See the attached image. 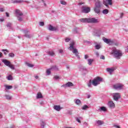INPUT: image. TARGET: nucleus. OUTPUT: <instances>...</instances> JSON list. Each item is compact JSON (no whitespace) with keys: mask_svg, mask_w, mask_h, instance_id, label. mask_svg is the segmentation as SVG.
<instances>
[{"mask_svg":"<svg viewBox=\"0 0 128 128\" xmlns=\"http://www.w3.org/2000/svg\"><path fill=\"white\" fill-rule=\"evenodd\" d=\"M48 30H50L51 32H58V26H53L52 24L49 25V26L48 28Z\"/></svg>","mask_w":128,"mask_h":128,"instance_id":"7","label":"nucleus"},{"mask_svg":"<svg viewBox=\"0 0 128 128\" xmlns=\"http://www.w3.org/2000/svg\"><path fill=\"white\" fill-rule=\"evenodd\" d=\"M106 0H103V4L106 6H108V4L106 3Z\"/></svg>","mask_w":128,"mask_h":128,"instance_id":"48","label":"nucleus"},{"mask_svg":"<svg viewBox=\"0 0 128 128\" xmlns=\"http://www.w3.org/2000/svg\"><path fill=\"white\" fill-rule=\"evenodd\" d=\"M16 18L19 22H22V16H16Z\"/></svg>","mask_w":128,"mask_h":128,"instance_id":"34","label":"nucleus"},{"mask_svg":"<svg viewBox=\"0 0 128 128\" xmlns=\"http://www.w3.org/2000/svg\"><path fill=\"white\" fill-rule=\"evenodd\" d=\"M26 66H28L29 68H34V66L32 64H30V63H26Z\"/></svg>","mask_w":128,"mask_h":128,"instance_id":"38","label":"nucleus"},{"mask_svg":"<svg viewBox=\"0 0 128 128\" xmlns=\"http://www.w3.org/2000/svg\"><path fill=\"white\" fill-rule=\"evenodd\" d=\"M94 36H100V33L98 31H95L94 32Z\"/></svg>","mask_w":128,"mask_h":128,"instance_id":"25","label":"nucleus"},{"mask_svg":"<svg viewBox=\"0 0 128 128\" xmlns=\"http://www.w3.org/2000/svg\"><path fill=\"white\" fill-rule=\"evenodd\" d=\"M82 4H84V2H80V3L78 4V5H79V6H82Z\"/></svg>","mask_w":128,"mask_h":128,"instance_id":"59","label":"nucleus"},{"mask_svg":"<svg viewBox=\"0 0 128 128\" xmlns=\"http://www.w3.org/2000/svg\"><path fill=\"white\" fill-rule=\"evenodd\" d=\"M81 22L88 24H98L100 22V20L98 19H96L94 18H82L79 20Z\"/></svg>","mask_w":128,"mask_h":128,"instance_id":"1","label":"nucleus"},{"mask_svg":"<svg viewBox=\"0 0 128 128\" xmlns=\"http://www.w3.org/2000/svg\"><path fill=\"white\" fill-rule=\"evenodd\" d=\"M50 70H56V71H58V66L54 65V66H52L50 68Z\"/></svg>","mask_w":128,"mask_h":128,"instance_id":"21","label":"nucleus"},{"mask_svg":"<svg viewBox=\"0 0 128 128\" xmlns=\"http://www.w3.org/2000/svg\"><path fill=\"white\" fill-rule=\"evenodd\" d=\"M102 13L104 14H108V10L107 9H104L102 10Z\"/></svg>","mask_w":128,"mask_h":128,"instance_id":"33","label":"nucleus"},{"mask_svg":"<svg viewBox=\"0 0 128 128\" xmlns=\"http://www.w3.org/2000/svg\"><path fill=\"white\" fill-rule=\"evenodd\" d=\"M50 70H52V69H50V68L48 69V70H46L47 74H48V75L50 74Z\"/></svg>","mask_w":128,"mask_h":128,"instance_id":"47","label":"nucleus"},{"mask_svg":"<svg viewBox=\"0 0 128 128\" xmlns=\"http://www.w3.org/2000/svg\"><path fill=\"white\" fill-rule=\"evenodd\" d=\"M84 42L85 44H92V42H90V41H88V40H84Z\"/></svg>","mask_w":128,"mask_h":128,"instance_id":"46","label":"nucleus"},{"mask_svg":"<svg viewBox=\"0 0 128 128\" xmlns=\"http://www.w3.org/2000/svg\"><path fill=\"white\" fill-rule=\"evenodd\" d=\"M4 8H0V12H4Z\"/></svg>","mask_w":128,"mask_h":128,"instance_id":"61","label":"nucleus"},{"mask_svg":"<svg viewBox=\"0 0 128 128\" xmlns=\"http://www.w3.org/2000/svg\"><path fill=\"white\" fill-rule=\"evenodd\" d=\"M6 26L7 28H9V30H14V28H12V23L8 22L6 24Z\"/></svg>","mask_w":128,"mask_h":128,"instance_id":"19","label":"nucleus"},{"mask_svg":"<svg viewBox=\"0 0 128 128\" xmlns=\"http://www.w3.org/2000/svg\"><path fill=\"white\" fill-rule=\"evenodd\" d=\"M88 106L87 105H84L82 107V110H88Z\"/></svg>","mask_w":128,"mask_h":128,"instance_id":"35","label":"nucleus"},{"mask_svg":"<svg viewBox=\"0 0 128 128\" xmlns=\"http://www.w3.org/2000/svg\"><path fill=\"white\" fill-rule=\"evenodd\" d=\"M96 123L98 126H102V124H104V121L100 120H98L96 121Z\"/></svg>","mask_w":128,"mask_h":128,"instance_id":"20","label":"nucleus"},{"mask_svg":"<svg viewBox=\"0 0 128 128\" xmlns=\"http://www.w3.org/2000/svg\"><path fill=\"white\" fill-rule=\"evenodd\" d=\"M108 106L110 108H114L116 105L114 104V102L109 101L108 102Z\"/></svg>","mask_w":128,"mask_h":128,"instance_id":"11","label":"nucleus"},{"mask_svg":"<svg viewBox=\"0 0 128 128\" xmlns=\"http://www.w3.org/2000/svg\"><path fill=\"white\" fill-rule=\"evenodd\" d=\"M113 100L116 102H118L120 98V94L118 92L113 93L112 94Z\"/></svg>","mask_w":128,"mask_h":128,"instance_id":"5","label":"nucleus"},{"mask_svg":"<svg viewBox=\"0 0 128 128\" xmlns=\"http://www.w3.org/2000/svg\"><path fill=\"white\" fill-rule=\"evenodd\" d=\"M54 110H57V112H60V110L62 108L60 105H55L54 106Z\"/></svg>","mask_w":128,"mask_h":128,"instance_id":"15","label":"nucleus"},{"mask_svg":"<svg viewBox=\"0 0 128 128\" xmlns=\"http://www.w3.org/2000/svg\"><path fill=\"white\" fill-rule=\"evenodd\" d=\"M60 2L61 4H63L64 6H66V2L64 0H60Z\"/></svg>","mask_w":128,"mask_h":128,"instance_id":"45","label":"nucleus"},{"mask_svg":"<svg viewBox=\"0 0 128 128\" xmlns=\"http://www.w3.org/2000/svg\"><path fill=\"white\" fill-rule=\"evenodd\" d=\"M70 38H66L65 39L66 42H70Z\"/></svg>","mask_w":128,"mask_h":128,"instance_id":"50","label":"nucleus"},{"mask_svg":"<svg viewBox=\"0 0 128 128\" xmlns=\"http://www.w3.org/2000/svg\"><path fill=\"white\" fill-rule=\"evenodd\" d=\"M8 67L10 68H11V70H14V65L10 64V65H9Z\"/></svg>","mask_w":128,"mask_h":128,"instance_id":"44","label":"nucleus"},{"mask_svg":"<svg viewBox=\"0 0 128 128\" xmlns=\"http://www.w3.org/2000/svg\"><path fill=\"white\" fill-rule=\"evenodd\" d=\"M88 64H89V66H92V62H94V60L88 59Z\"/></svg>","mask_w":128,"mask_h":128,"instance_id":"30","label":"nucleus"},{"mask_svg":"<svg viewBox=\"0 0 128 128\" xmlns=\"http://www.w3.org/2000/svg\"><path fill=\"white\" fill-rule=\"evenodd\" d=\"M112 54H114L115 58L120 60L122 56V53L120 50H117L116 48L112 50Z\"/></svg>","mask_w":128,"mask_h":128,"instance_id":"3","label":"nucleus"},{"mask_svg":"<svg viewBox=\"0 0 128 128\" xmlns=\"http://www.w3.org/2000/svg\"><path fill=\"white\" fill-rule=\"evenodd\" d=\"M28 2V4L30 3V2H28V1H24L22 0H16L14 1V4H20L22 2Z\"/></svg>","mask_w":128,"mask_h":128,"instance_id":"18","label":"nucleus"},{"mask_svg":"<svg viewBox=\"0 0 128 128\" xmlns=\"http://www.w3.org/2000/svg\"><path fill=\"white\" fill-rule=\"evenodd\" d=\"M106 0L107 1L106 4L108 6V4H110V6H112V0Z\"/></svg>","mask_w":128,"mask_h":128,"instance_id":"31","label":"nucleus"},{"mask_svg":"<svg viewBox=\"0 0 128 128\" xmlns=\"http://www.w3.org/2000/svg\"><path fill=\"white\" fill-rule=\"evenodd\" d=\"M82 117L76 118V122H78L80 124L81 122H80V120H82Z\"/></svg>","mask_w":128,"mask_h":128,"instance_id":"42","label":"nucleus"},{"mask_svg":"<svg viewBox=\"0 0 128 128\" xmlns=\"http://www.w3.org/2000/svg\"><path fill=\"white\" fill-rule=\"evenodd\" d=\"M35 78H36V80H38V76H34Z\"/></svg>","mask_w":128,"mask_h":128,"instance_id":"63","label":"nucleus"},{"mask_svg":"<svg viewBox=\"0 0 128 128\" xmlns=\"http://www.w3.org/2000/svg\"><path fill=\"white\" fill-rule=\"evenodd\" d=\"M123 86H124V85L120 84H116L113 85V88L114 90H122Z\"/></svg>","mask_w":128,"mask_h":128,"instance_id":"6","label":"nucleus"},{"mask_svg":"<svg viewBox=\"0 0 128 128\" xmlns=\"http://www.w3.org/2000/svg\"><path fill=\"white\" fill-rule=\"evenodd\" d=\"M103 40L104 42L106 44H111L112 42V40H111L110 39H108L106 38H103Z\"/></svg>","mask_w":128,"mask_h":128,"instance_id":"12","label":"nucleus"},{"mask_svg":"<svg viewBox=\"0 0 128 128\" xmlns=\"http://www.w3.org/2000/svg\"><path fill=\"white\" fill-rule=\"evenodd\" d=\"M100 82H102V78L100 77H97L92 80H92H90L88 83V88H92V84L94 86H96L98 84H100Z\"/></svg>","mask_w":128,"mask_h":128,"instance_id":"2","label":"nucleus"},{"mask_svg":"<svg viewBox=\"0 0 128 128\" xmlns=\"http://www.w3.org/2000/svg\"><path fill=\"white\" fill-rule=\"evenodd\" d=\"M2 52H4V54H5V56H6V54H7L6 52H9L8 50L6 49L2 50Z\"/></svg>","mask_w":128,"mask_h":128,"instance_id":"39","label":"nucleus"},{"mask_svg":"<svg viewBox=\"0 0 128 128\" xmlns=\"http://www.w3.org/2000/svg\"><path fill=\"white\" fill-rule=\"evenodd\" d=\"M84 58L86 60V58H88V54L84 55Z\"/></svg>","mask_w":128,"mask_h":128,"instance_id":"56","label":"nucleus"},{"mask_svg":"<svg viewBox=\"0 0 128 128\" xmlns=\"http://www.w3.org/2000/svg\"><path fill=\"white\" fill-rule=\"evenodd\" d=\"M100 60H106V58L104 57V56H101L100 57Z\"/></svg>","mask_w":128,"mask_h":128,"instance_id":"51","label":"nucleus"},{"mask_svg":"<svg viewBox=\"0 0 128 128\" xmlns=\"http://www.w3.org/2000/svg\"><path fill=\"white\" fill-rule=\"evenodd\" d=\"M24 36H25V38H30V35L28 34V30H24Z\"/></svg>","mask_w":128,"mask_h":128,"instance_id":"17","label":"nucleus"},{"mask_svg":"<svg viewBox=\"0 0 128 128\" xmlns=\"http://www.w3.org/2000/svg\"><path fill=\"white\" fill-rule=\"evenodd\" d=\"M5 97L6 98V100H12V96L8 94L5 95Z\"/></svg>","mask_w":128,"mask_h":128,"instance_id":"29","label":"nucleus"},{"mask_svg":"<svg viewBox=\"0 0 128 128\" xmlns=\"http://www.w3.org/2000/svg\"><path fill=\"white\" fill-rule=\"evenodd\" d=\"M4 86L6 88V90H12V86L4 85Z\"/></svg>","mask_w":128,"mask_h":128,"instance_id":"26","label":"nucleus"},{"mask_svg":"<svg viewBox=\"0 0 128 128\" xmlns=\"http://www.w3.org/2000/svg\"><path fill=\"white\" fill-rule=\"evenodd\" d=\"M4 18L0 19V22H4Z\"/></svg>","mask_w":128,"mask_h":128,"instance_id":"64","label":"nucleus"},{"mask_svg":"<svg viewBox=\"0 0 128 128\" xmlns=\"http://www.w3.org/2000/svg\"><path fill=\"white\" fill-rule=\"evenodd\" d=\"M6 78L8 80H12V75H9L6 77Z\"/></svg>","mask_w":128,"mask_h":128,"instance_id":"36","label":"nucleus"},{"mask_svg":"<svg viewBox=\"0 0 128 128\" xmlns=\"http://www.w3.org/2000/svg\"><path fill=\"white\" fill-rule=\"evenodd\" d=\"M94 3L95 6L97 8H102V4L100 0H94Z\"/></svg>","mask_w":128,"mask_h":128,"instance_id":"9","label":"nucleus"},{"mask_svg":"<svg viewBox=\"0 0 128 128\" xmlns=\"http://www.w3.org/2000/svg\"><path fill=\"white\" fill-rule=\"evenodd\" d=\"M84 126H88V123L86 122H84Z\"/></svg>","mask_w":128,"mask_h":128,"instance_id":"60","label":"nucleus"},{"mask_svg":"<svg viewBox=\"0 0 128 128\" xmlns=\"http://www.w3.org/2000/svg\"><path fill=\"white\" fill-rule=\"evenodd\" d=\"M106 70L108 72L110 73V74H112V72H114V69L110 68H107Z\"/></svg>","mask_w":128,"mask_h":128,"instance_id":"22","label":"nucleus"},{"mask_svg":"<svg viewBox=\"0 0 128 128\" xmlns=\"http://www.w3.org/2000/svg\"><path fill=\"white\" fill-rule=\"evenodd\" d=\"M40 125L42 128H44V126H46V122H44L42 120H40Z\"/></svg>","mask_w":128,"mask_h":128,"instance_id":"27","label":"nucleus"},{"mask_svg":"<svg viewBox=\"0 0 128 128\" xmlns=\"http://www.w3.org/2000/svg\"><path fill=\"white\" fill-rule=\"evenodd\" d=\"M80 72H86V68L84 67H81L80 68Z\"/></svg>","mask_w":128,"mask_h":128,"instance_id":"37","label":"nucleus"},{"mask_svg":"<svg viewBox=\"0 0 128 128\" xmlns=\"http://www.w3.org/2000/svg\"><path fill=\"white\" fill-rule=\"evenodd\" d=\"M44 6H46V2H44V0H42Z\"/></svg>","mask_w":128,"mask_h":128,"instance_id":"54","label":"nucleus"},{"mask_svg":"<svg viewBox=\"0 0 128 128\" xmlns=\"http://www.w3.org/2000/svg\"><path fill=\"white\" fill-rule=\"evenodd\" d=\"M59 52H60V54H62V52H64V50H59Z\"/></svg>","mask_w":128,"mask_h":128,"instance_id":"55","label":"nucleus"},{"mask_svg":"<svg viewBox=\"0 0 128 128\" xmlns=\"http://www.w3.org/2000/svg\"><path fill=\"white\" fill-rule=\"evenodd\" d=\"M62 86L64 88H71L72 86H74V84L70 82H68L66 84L62 85Z\"/></svg>","mask_w":128,"mask_h":128,"instance_id":"10","label":"nucleus"},{"mask_svg":"<svg viewBox=\"0 0 128 128\" xmlns=\"http://www.w3.org/2000/svg\"><path fill=\"white\" fill-rule=\"evenodd\" d=\"M122 16H124V13H121L120 15V18H122Z\"/></svg>","mask_w":128,"mask_h":128,"instance_id":"57","label":"nucleus"},{"mask_svg":"<svg viewBox=\"0 0 128 128\" xmlns=\"http://www.w3.org/2000/svg\"><path fill=\"white\" fill-rule=\"evenodd\" d=\"M16 16H24V14H22V12L20 10H16Z\"/></svg>","mask_w":128,"mask_h":128,"instance_id":"16","label":"nucleus"},{"mask_svg":"<svg viewBox=\"0 0 128 128\" xmlns=\"http://www.w3.org/2000/svg\"><path fill=\"white\" fill-rule=\"evenodd\" d=\"M8 56H10V58H14V53L9 54Z\"/></svg>","mask_w":128,"mask_h":128,"instance_id":"43","label":"nucleus"},{"mask_svg":"<svg viewBox=\"0 0 128 128\" xmlns=\"http://www.w3.org/2000/svg\"><path fill=\"white\" fill-rule=\"evenodd\" d=\"M95 54L97 57L100 56V54L98 53V52H95Z\"/></svg>","mask_w":128,"mask_h":128,"instance_id":"52","label":"nucleus"},{"mask_svg":"<svg viewBox=\"0 0 128 128\" xmlns=\"http://www.w3.org/2000/svg\"><path fill=\"white\" fill-rule=\"evenodd\" d=\"M66 68L67 70H70V66H66Z\"/></svg>","mask_w":128,"mask_h":128,"instance_id":"62","label":"nucleus"},{"mask_svg":"<svg viewBox=\"0 0 128 128\" xmlns=\"http://www.w3.org/2000/svg\"><path fill=\"white\" fill-rule=\"evenodd\" d=\"M2 62H4V64H5V66H9L10 64V62L4 59L2 60Z\"/></svg>","mask_w":128,"mask_h":128,"instance_id":"14","label":"nucleus"},{"mask_svg":"<svg viewBox=\"0 0 128 128\" xmlns=\"http://www.w3.org/2000/svg\"><path fill=\"white\" fill-rule=\"evenodd\" d=\"M74 102L75 104H76L78 106H80V104H81L80 100L79 99L75 100H74Z\"/></svg>","mask_w":128,"mask_h":128,"instance_id":"24","label":"nucleus"},{"mask_svg":"<svg viewBox=\"0 0 128 128\" xmlns=\"http://www.w3.org/2000/svg\"><path fill=\"white\" fill-rule=\"evenodd\" d=\"M100 112H106V108L104 106H102L98 109Z\"/></svg>","mask_w":128,"mask_h":128,"instance_id":"23","label":"nucleus"},{"mask_svg":"<svg viewBox=\"0 0 128 128\" xmlns=\"http://www.w3.org/2000/svg\"><path fill=\"white\" fill-rule=\"evenodd\" d=\"M76 44V43L74 42H72L70 44V50H73L72 52L73 54H75L76 56L78 58V60H80V55H78V49L74 48V46Z\"/></svg>","mask_w":128,"mask_h":128,"instance_id":"4","label":"nucleus"},{"mask_svg":"<svg viewBox=\"0 0 128 128\" xmlns=\"http://www.w3.org/2000/svg\"><path fill=\"white\" fill-rule=\"evenodd\" d=\"M39 24L41 26H44V22H40Z\"/></svg>","mask_w":128,"mask_h":128,"instance_id":"49","label":"nucleus"},{"mask_svg":"<svg viewBox=\"0 0 128 128\" xmlns=\"http://www.w3.org/2000/svg\"><path fill=\"white\" fill-rule=\"evenodd\" d=\"M90 12V8L86 7V6H83L82 8V12H84V14H88Z\"/></svg>","mask_w":128,"mask_h":128,"instance_id":"8","label":"nucleus"},{"mask_svg":"<svg viewBox=\"0 0 128 128\" xmlns=\"http://www.w3.org/2000/svg\"><path fill=\"white\" fill-rule=\"evenodd\" d=\"M42 98V93L38 92L37 94V98Z\"/></svg>","mask_w":128,"mask_h":128,"instance_id":"32","label":"nucleus"},{"mask_svg":"<svg viewBox=\"0 0 128 128\" xmlns=\"http://www.w3.org/2000/svg\"><path fill=\"white\" fill-rule=\"evenodd\" d=\"M94 48L96 50H100V45L97 44L95 46Z\"/></svg>","mask_w":128,"mask_h":128,"instance_id":"41","label":"nucleus"},{"mask_svg":"<svg viewBox=\"0 0 128 128\" xmlns=\"http://www.w3.org/2000/svg\"><path fill=\"white\" fill-rule=\"evenodd\" d=\"M6 16H7V18H10V14H8V12H6Z\"/></svg>","mask_w":128,"mask_h":128,"instance_id":"58","label":"nucleus"},{"mask_svg":"<svg viewBox=\"0 0 128 128\" xmlns=\"http://www.w3.org/2000/svg\"><path fill=\"white\" fill-rule=\"evenodd\" d=\"M102 8L101 7H96L95 6L94 8V12L96 14H100V8Z\"/></svg>","mask_w":128,"mask_h":128,"instance_id":"13","label":"nucleus"},{"mask_svg":"<svg viewBox=\"0 0 128 128\" xmlns=\"http://www.w3.org/2000/svg\"><path fill=\"white\" fill-rule=\"evenodd\" d=\"M110 44H112L113 46H118V42H114V41L112 40V42H111Z\"/></svg>","mask_w":128,"mask_h":128,"instance_id":"40","label":"nucleus"},{"mask_svg":"<svg viewBox=\"0 0 128 128\" xmlns=\"http://www.w3.org/2000/svg\"><path fill=\"white\" fill-rule=\"evenodd\" d=\"M48 54L51 56H54V52L53 51H49L48 52Z\"/></svg>","mask_w":128,"mask_h":128,"instance_id":"28","label":"nucleus"},{"mask_svg":"<svg viewBox=\"0 0 128 128\" xmlns=\"http://www.w3.org/2000/svg\"><path fill=\"white\" fill-rule=\"evenodd\" d=\"M54 80H58V78H60V76H54Z\"/></svg>","mask_w":128,"mask_h":128,"instance_id":"53","label":"nucleus"}]
</instances>
